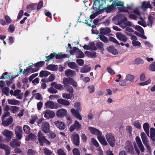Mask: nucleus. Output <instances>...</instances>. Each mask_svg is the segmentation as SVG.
I'll return each mask as SVG.
<instances>
[{"mask_svg":"<svg viewBox=\"0 0 155 155\" xmlns=\"http://www.w3.org/2000/svg\"><path fill=\"white\" fill-rule=\"evenodd\" d=\"M117 6L119 10L124 12H127V10L125 9L124 6V3L123 2L118 1L117 0H115L113 1L112 4L108 5L107 7L109 9H112L115 7Z\"/></svg>","mask_w":155,"mask_h":155,"instance_id":"1","label":"nucleus"},{"mask_svg":"<svg viewBox=\"0 0 155 155\" xmlns=\"http://www.w3.org/2000/svg\"><path fill=\"white\" fill-rule=\"evenodd\" d=\"M126 20L127 18L121 14H118L114 17L112 18L113 22L117 25H119L124 21Z\"/></svg>","mask_w":155,"mask_h":155,"instance_id":"2","label":"nucleus"},{"mask_svg":"<svg viewBox=\"0 0 155 155\" xmlns=\"http://www.w3.org/2000/svg\"><path fill=\"white\" fill-rule=\"evenodd\" d=\"M105 137L109 145L111 147H114L115 144L116 140L113 134L111 133H107L105 135Z\"/></svg>","mask_w":155,"mask_h":155,"instance_id":"3","label":"nucleus"},{"mask_svg":"<svg viewBox=\"0 0 155 155\" xmlns=\"http://www.w3.org/2000/svg\"><path fill=\"white\" fill-rule=\"evenodd\" d=\"M140 136L143 142L147 148L148 152L150 153V147L149 144V141L146 134L144 132H142L140 134Z\"/></svg>","mask_w":155,"mask_h":155,"instance_id":"4","label":"nucleus"},{"mask_svg":"<svg viewBox=\"0 0 155 155\" xmlns=\"http://www.w3.org/2000/svg\"><path fill=\"white\" fill-rule=\"evenodd\" d=\"M71 138L73 143L76 146H79L80 145V137L79 135L75 133L71 134Z\"/></svg>","mask_w":155,"mask_h":155,"instance_id":"5","label":"nucleus"},{"mask_svg":"<svg viewBox=\"0 0 155 155\" xmlns=\"http://www.w3.org/2000/svg\"><path fill=\"white\" fill-rule=\"evenodd\" d=\"M56 56V58L58 59H61L67 57L66 54L57 55L55 53H51L48 56H46V61H48L49 60L53 59Z\"/></svg>","mask_w":155,"mask_h":155,"instance_id":"6","label":"nucleus"},{"mask_svg":"<svg viewBox=\"0 0 155 155\" xmlns=\"http://www.w3.org/2000/svg\"><path fill=\"white\" fill-rule=\"evenodd\" d=\"M41 128L42 130L45 133H48L50 131V124L47 122H44L42 123Z\"/></svg>","mask_w":155,"mask_h":155,"instance_id":"7","label":"nucleus"},{"mask_svg":"<svg viewBox=\"0 0 155 155\" xmlns=\"http://www.w3.org/2000/svg\"><path fill=\"white\" fill-rule=\"evenodd\" d=\"M81 127V124L78 121L75 120L74 124L70 126L69 130L70 132H72L75 129L77 131L79 130Z\"/></svg>","mask_w":155,"mask_h":155,"instance_id":"8","label":"nucleus"},{"mask_svg":"<svg viewBox=\"0 0 155 155\" xmlns=\"http://www.w3.org/2000/svg\"><path fill=\"white\" fill-rule=\"evenodd\" d=\"M15 130L17 139L18 140H20L21 139L22 136L21 127L20 126H17Z\"/></svg>","mask_w":155,"mask_h":155,"instance_id":"9","label":"nucleus"},{"mask_svg":"<svg viewBox=\"0 0 155 155\" xmlns=\"http://www.w3.org/2000/svg\"><path fill=\"white\" fill-rule=\"evenodd\" d=\"M44 114V117L45 118L48 119L50 117L53 118L55 115L54 112L52 110H47L43 112Z\"/></svg>","mask_w":155,"mask_h":155,"instance_id":"10","label":"nucleus"},{"mask_svg":"<svg viewBox=\"0 0 155 155\" xmlns=\"http://www.w3.org/2000/svg\"><path fill=\"white\" fill-rule=\"evenodd\" d=\"M38 140L41 146H43L44 143L45 142L46 139L45 136L43 135L42 133L40 131L38 133Z\"/></svg>","mask_w":155,"mask_h":155,"instance_id":"11","label":"nucleus"},{"mask_svg":"<svg viewBox=\"0 0 155 155\" xmlns=\"http://www.w3.org/2000/svg\"><path fill=\"white\" fill-rule=\"evenodd\" d=\"M45 105L47 108L51 109H57L58 108L57 106L55 104L53 101H51L46 102L45 104Z\"/></svg>","mask_w":155,"mask_h":155,"instance_id":"12","label":"nucleus"},{"mask_svg":"<svg viewBox=\"0 0 155 155\" xmlns=\"http://www.w3.org/2000/svg\"><path fill=\"white\" fill-rule=\"evenodd\" d=\"M79 111L77 110H76L74 108H72L71 110V112L72 115L76 118L81 120L82 119V118L79 113Z\"/></svg>","mask_w":155,"mask_h":155,"instance_id":"13","label":"nucleus"},{"mask_svg":"<svg viewBox=\"0 0 155 155\" xmlns=\"http://www.w3.org/2000/svg\"><path fill=\"white\" fill-rule=\"evenodd\" d=\"M83 48L85 49L89 50H95L97 49L94 43L92 42L89 43L88 45H85Z\"/></svg>","mask_w":155,"mask_h":155,"instance_id":"14","label":"nucleus"},{"mask_svg":"<svg viewBox=\"0 0 155 155\" xmlns=\"http://www.w3.org/2000/svg\"><path fill=\"white\" fill-rule=\"evenodd\" d=\"M135 140L140 151L141 152H144L145 150L144 147L139 137L138 136L136 137L135 138Z\"/></svg>","mask_w":155,"mask_h":155,"instance_id":"15","label":"nucleus"},{"mask_svg":"<svg viewBox=\"0 0 155 155\" xmlns=\"http://www.w3.org/2000/svg\"><path fill=\"white\" fill-rule=\"evenodd\" d=\"M90 132L93 134L97 135V137L102 134V133L100 130L94 127H89L88 128Z\"/></svg>","mask_w":155,"mask_h":155,"instance_id":"16","label":"nucleus"},{"mask_svg":"<svg viewBox=\"0 0 155 155\" xmlns=\"http://www.w3.org/2000/svg\"><path fill=\"white\" fill-rule=\"evenodd\" d=\"M55 125L60 130H63L65 129V126L64 123L61 121H55L54 122Z\"/></svg>","mask_w":155,"mask_h":155,"instance_id":"17","label":"nucleus"},{"mask_svg":"<svg viewBox=\"0 0 155 155\" xmlns=\"http://www.w3.org/2000/svg\"><path fill=\"white\" fill-rule=\"evenodd\" d=\"M13 122V118L11 116L10 117L6 120H4L3 118L2 120V125L4 126H7L11 124Z\"/></svg>","mask_w":155,"mask_h":155,"instance_id":"18","label":"nucleus"},{"mask_svg":"<svg viewBox=\"0 0 155 155\" xmlns=\"http://www.w3.org/2000/svg\"><path fill=\"white\" fill-rule=\"evenodd\" d=\"M67 113L66 110L64 108L58 110L56 115L59 117H61L65 116Z\"/></svg>","mask_w":155,"mask_h":155,"instance_id":"19","label":"nucleus"},{"mask_svg":"<svg viewBox=\"0 0 155 155\" xmlns=\"http://www.w3.org/2000/svg\"><path fill=\"white\" fill-rule=\"evenodd\" d=\"M116 36L118 39L124 42H126L127 40V37L121 33L118 32L116 33Z\"/></svg>","mask_w":155,"mask_h":155,"instance_id":"20","label":"nucleus"},{"mask_svg":"<svg viewBox=\"0 0 155 155\" xmlns=\"http://www.w3.org/2000/svg\"><path fill=\"white\" fill-rule=\"evenodd\" d=\"M152 8L149 1H144L142 3L141 8L143 9L146 10L148 8L151 9Z\"/></svg>","mask_w":155,"mask_h":155,"instance_id":"21","label":"nucleus"},{"mask_svg":"<svg viewBox=\"0 0 155 155\" xmlns=\"http://www.w3.org/2000/svg\"><path fill=\"white\" fill-rule=\"evenodd\" d=\"M7 101L8 104L10 105L18 106L20 104L19 101L15 99H8Z\"/></svg>","mask_w":155,"mask_h":155,"instance_id":"22","label":"nucleus"},{"mask_svg":"<svg viewBox=\"0 0 155 155\" xmlns=\"http://www.w3.org/2000/svg\"><path fill=\"white\" fill-rule=\"evenodd\" d=\"M21 92V90L19 89H16L14 91V96L16 97L17 98L19 99H21L23 98V93H20Z\"/></svg>","mask_w":155,"mask_h":155,"instance_id":"23","label":"nucleus"},{"mask_svg":"<svg viewBox=\"0 0 155 155\" xmlns=\"http://www.w3.org/2000/svg\"><path fill=\"white\" fill-rule=\"evenodd\" d=\"M2 133L3 135H5L7 138L9 139L8 140H11L12 136L13 135L11 131L7 129H5Z\"/></svg>","mask_w":155,"mask_h":155,"instance_id":"24","label":"nucleus"},{"mask_svg":"<svg viewBox=\"0 0 155 155\" xmlns=\"http://www.w3.org/2000/svg\"><path fill=\"white\" fill-rule=\"evenodd\" d=\"M91 69L90 67H89L87 65H85L81 68L80 72L81 73H87L90 71Z\"/></svg>","mask_w":155,"mask_h":155,"instance_id":"25","label":"nucleus"},{"mask_svg":"<svg viewBox=\"0 0 155 155\" xmlns=\"http://www.w3.org/2000/svg\"><path fill=\"white\" fill-rule=\"evenodd\" d=\"M57 102L59 104L64 106H68L70 104V102L62 98L58 99Z\"/></svg>","mask_w":155,"mask_h":155,"instance_id":"26","label":"nucleus"},{"mask_svg":"<svg viewBox=\"0 0 155 155\" xmlns=\"http://www.w3.org/2000/svg\"><path fill=\"white\" fill-rule=\"evenodd\" d=\"M51 87L59 90H61L63 89V86L60 84H57L56 82H53L51 84Z\"/></svg>","mask_w":155,"mask_h":155,"instance_id":"27","label":"nucleus"},{"mask_svg":"<svg viewBox=\"0 0 155 155\" xmlns=\"http://www.w3.org/2000/svg\"><path fill=\"white\" fill-rule=\"evenodd\" d=\"M97 138L100 142V143L106 146L107 145L108 143L107 141L105 139L104 136L102 135V134L101 135L98 136L97 137Z\"/></svg>","mask_w":155,"mask_h":155,"instance_id":"28","label":"nucleus"},{"mask_svg":"<svg viewBox=\"0 0 155 155\" xmlns=\"http://www.w3.org/2000/svg\"><path fill=\"white\" fill-rule=\"evenodd\" d=\"M65 75L67 77H73L75 75V72L70 69L67 70L65 72Z\"/></svg>","mask_w":155,"mask_h":155,"instance_id":"29","label":"nucleus"},{"mask_svg":"<svg viewBox=\"0 0 155 155\" xmlns=\"http://www.w3.org/2000/svg\"><path fill=\"white\" fill-rule=\"evenodd\" d=\"M100 34L106 35L111 32L110 29L109 28H101L100 29Z\"/></svg>","mask_w":155,"mask_h":155,"instance_id":"30","label":"nucleus"},{"mask_svg":"<svg viewBox=\"0 0 155 155\" xmlns=\"http://www.w3.org/2000/svg\"><path fill=\"white\" fill-rule=\"evenodd\" d=\"M135 78L134 76L132 74H127L126 75L125 78L129 83L132 82Z\"/></svg>","mask_w":155,"mask_h":155,"instance_id":"31","label":"nucleus"},{"mask_svg":"<svg viewBox=\"0 0 155 155\" xmlns=\"http://www.w3.org/2000/svg\"><path fill=\"white\" fill-rule=\"evenodd\" d=\"M99 4V9L104 8H106V0H97Z\"/></svg>","mask_w":155,"mask_h":155,"instance_id":"32","label":"nucleus"},{"mask_svg":"<svg viewBox=\"0 0 155 155\" xmlns=\"http://www.w3.org/2000/svg\"><path fill=\"white\" fill-rule=\"evenodd\" d=\"M62 97L65 99L73 100L74 98L73 94L69 93H64L62 94Z\"/></svg>","mask_w":155,"mask_h":155,"instance_id":"33","label":"nucleus"},{"mask_svg":"<svg viewBox=\"0 0 155 155\" xmlns=\"http://www.w3.org/2000/svg\"><path fill=\"white\" fill-rule=\"evenodd\" d=\"M143 128L147 135L149 136L150 126L148 123L147 122L144 123L143 125Z\"/></svg>","mask_w":155,"mask_h":155,"instance_id":"34","label":"nucleus"},{"mask_svg":"<svg viewBox=\"0 0 155 155\" xmlns=\"http://www.w3.org/2000/svg\"><path fill=\"white\" fill-rule=\"evenodd\" d=\"M20 143L15 140H13L10 143V146L12 147H19L20 146Z\"/></svg>","mask_w":155,"mask_h":155,"instance_id":"35","label":"nucleus"},{"mask_svg":"<svg viewBox=\"0 0 155 155\" xmlns=\"http://www.w3.org/2000/svg\"><path fill=\"white\" fill-rule=\"evenodd\" d=\"M72 78H63V83L64 85V87L68 86L71 84V79Z\"/></svg>","mask_w":155,"mask_h":155,"instance_id":"36","label":"nucleus"},{"mask_svg":"<svg viewBox=\"0 0 155 155\" xmlns=\"http://www.w3.org/2000/svg\"><path fill=\"white\" fill-rule=\"evenodd\" d=\"M150 138L153 141H155V129L151 127L150 129Z\"/></svg>","mask_w":155,"mask_h":155,"instance_id":"37","label":"nucleus"},{"mask_svg":"<svg viewBox=\"0 0 155 155\" xmlns=\"http://www.w3.org/2000/svg\"><path fill=\"white\" fill-rule=\"evenodd\" d=\"M125 148L130 153H132L134 149L132 145L130 143H126Z\"/></svg>","mask_w":155,"mask_h":155,"instance_id":"38","label":"nucleus"},{"mask_svg":"<svg viewBox=\"0 0 155 155\" xmlns=\"http://www.w3.org/2000/svg\"><path fill=\"white\" fill-rule=\"evenodd\" d=\"M50 73L47 71H42L39 73V76L41 77H46L50 74Z\"/></svg>","mask_w":155,"mask_h":155,"instance_id":"39","label":"nucleus"},{"mask_svg":"<svg viewBox=\"0 0 155 155\" xmlns=\"http://www.w3.org/2000/svg\"><path fill=\"white\" fill-rule=\"evenodd\" d=\"M107 50L110 53L113 54H116L118 53V51L117 49L113 46H110L107 48Z\"/></svg>","mask_w":155,"mask_h":155,"instance_id":"40","label":"nucleus"},{"mask_svg":"<svg viewBox=\"0 0 155 155\" xmlns=\"http://www.w3.org/2000/svg\"><path fill=\"white\" fill-rule=\"evenodd\" d=\"M46 69L51 71H56L57 70L58 67L55 65L50 64L46 67Z\"/></svg>","mask_w":155,"mask_h":155,"instance_id":"41","label":"nucleus"},{"mask_svg":"<svg viewBox=\"0 0 155 155\" xmlns=\"http://www.w3.org/2000/svg\"><path fill=\"white\" fill-rule=\"evenodd\" d=\"M85 54L89 58H94L95 57L96 53L94 52H91L89 51H86L85 52Z\"/></svg>","mask_w":155,"mask_h":155,"instance_id":"42","label":"nucleus"},{"mask_svg":"<svg viewBox=\"0 0 155 155\" xmlns=\"http://www.w3.org/2000/svg\"><path fill=\"white\" fill-rule=\"evenodd\" d=\"M19 109V107L17 106H11L10 111L14 114H15L18 112Z\"/></svg>","mask_w":155,"mask_h":155,"instance_id":"43","label":"nucleus"},{"mask_svg":"<svg viewBox=\"0 0 155 155\" xmlns=\"http://www.w3.org/2000/svg\"><path fill=\"white\" fill-rule=\"evenodd\" d=\"M68 66L72 69H75L77 67L76 63L74 62H70L68 63Z\"/></svg>","mask_w":155,"mask_h":155,"instance_id":"44","label":"nucleus"},{"mask_svg":"<svg viewBox=\"0 0 155 155\" xmlns=\"http://www.w3.org/2000/svg\"><path fill=\"white\" fill-rule=\"evenodd\" d=\"M153 18L151 15L149 16L148 17V21L147 22V25L151 27L152 26Z\"/></svg>","mask_w":155,"mask_h":155,"instance_id":"45","label":"nucleus"},{"mask_svg":"<svg viewBox=\"0 0 155 155\" xmlns=\"http://www.w3.org/2000/svg\"><path fill=\"white\" fill-rule=\"evenodd\" d=\"M144 63V61L140 58H136L134 61V63L135 64L139 65L143 64Z\"/></svg>","mask_w":155,"mask_h":155,"instance_id":"46","label":"nucleus"},{"mask_svg":"<svg viewBox=\"0 0 155 155\" xmlns=\"http://www.w3.org/2000/svg\"><path fill=\"white\" fill-rule=\"evenodd\" d=\"M119 85L125 87L127 86L128 84V82L125 78L120 81L119 83Z\"/></svg>","mask_w":155,"mask_h":155,"instance_id":"47","label":"nucleus"},{"mask_svg":"<svg viewBox=\"0 0 155 155\" xmlns=\"http://www.w3.org/2000/svg\"><path fill=\"white\" fill-rule=\"evenodd\" d=\"M98 37L97 38L98 39L99 38L103 41L106 43L108 41V39L106 37L103 35H98Z\"/></svg>","mask_w":155,"mask_h":155,"instance_id":"48","label":"nucleus"},{"mask_svg":"<svg viewBox=\"0 0 155 155\" xmlns=\"http://www.w3.org/2000/svg\"><path fill=\"white\" fill-rule=\"evenodd\" d=\"M83 52L78 49L76 54V57L78 58H83L84 57Z\"/></svg>","mask_w":155,"mask_h":155,"instance_id":"49","label":"nucleus"},{"mask_svg":"<svg viewBox=\"0 0 155 155\" xmlns=\"http://www.w3.org/2000/svg\"><path fill=\"white\" fill-rule=\"evenodd\" d=\"M78 48L75 47H74L71 48H70V52L71 54L73 55L75 53H77V52L78 50Z\"/></svg>","mask_w":155,"mask_h":155,"instance_id":"50","label":"nucleus"},{"mask_svg":"<svg viewBox=\"0 0 155 155\" xmlns=\"http://www.w3.org/2000/svg\"><path fill=\"white\" fill-rule=\"evenodd\" d=\"M133 124L135 127L137 129H140L141 128V125L140 123L137 121H135L134 123Z\"/></svg>","mask_w":155,"mask_h":155,"instance_id":"51","label":"nucleus"},{"mask_svg":"<svg viewBox=\"0 0 155 155\" xmlns=\"http://www.w3.org/2000/svg\"><path fill=\"white\" fill-rule=\"evenodd\" d=\"M30 68H27L26 69H25L23 71L22 73L26 75H28L29 74L31 73V71H30Z\"/></svg>","mask_w":155,"mask_h":155,"instance_id":"52","label":"nucleus"},{"mask_svg":"<svg viewBox=\"0 0 155 155\" xmlns=\"http://www.w3.org/2000/svg\"><path fill=\"white\" fill-rule=\"evenodd\" d=\"M30 128L28 125H25L23 127V130L26 134H29L30 132Z\"/></svg>","mask_w":155,"mask_h":155,"instance_id":"53","label":"nucleus"},{"mask_svg":"<svg viewBox=\"0 0 155 155\" xmlns=\"http://www.w3.org/2000/svg\"><path fill=\"white\" fill-rule=\"evenodd\" d=\"M97 47L99 49L103 51L104 50L103 45L101 42H99L96 44Z\"/></svg>","mask_w":155,"mask_h":155,"instance_id":"54","label":"nucleus"},{"mask_svg":"<svg viewBox=\"0 0 155 155\" xmlns=\"http://www.w3.org/2000/svg\"><path fill=\"white\" fill-rule=\"evenodd\" d=\"M88 89V91L89 93H94L95 91L94 87V86L93 85H91L87 87Z\"/></svg>","mask_w":155,"mask_h":155,"instance_id":"55","label":"nucleus"},{"mask_svg":"<svg viewBox=\"0 0 155 155\" xmlns=\"http://www.w3.org/2000/svg\"><path fill=\"white\" fill-rule=\"evenodd\" d=\"M67 91L70 93H72L74 92L73 87L70 85L64 87Z\"/></svg>","mask_w":155,"mask_h":155,"instance_id":"56","label":"nucleus"},{"mask_svg":"<svg viewBox=\"0 0 155 155\" xmlns=\"http://www.w3.org/2000/svg\"><path fill=\"white\" fill-rule=\"evenodd\" d=\"M44 64L45 62L44 61H41L36 63H35L34 65L35 67L38 68L42 67Z\"/></svg>","mask_w":155,"mask_h":155,"instance_id":"57","label":"nucleus"},{"mask_svg":"<svg viewBox=\"0 0 155 155\" xmlns=\"http://www.w3.org/2000/svg\"><path fill=\"white\" fill-rule=\"evenodd\" d=\"M135 29L139 31L142 34H144V31L143 28L139 25H137L135 27Z\"/></svg>","mask_w":155,"mask_h":155,"instance_id":"58","label":"nucleus"},{"mask_svg":"<svg viewBox=\"0 0 155 155\" xmlns=\"http://www.w3.org/2000/svg\"><path fill=\"white\" fill-rule=\"evenodd\" d=\"M72 152L74 155H81L80 151L77 148H74L72 150Z\"/></svg>","mask_w":155,"mask_h":155,"instance_id":"59","label":"nucleus"},{"mask_svg":"<svg viewBox=\"0 0 155 155\" xmlns=\"http://www.w3.org/2000/svg\"><path fill=\"white\" fill-rule=\"evenodd\" d=\"M150 82L151 80L150 79H149L146 81L139 83V84L140 86H144L149 84L150 83Z\"/></svg>","mask_w":155,"mask_h":155,"instance_id":"60","label":"nucleus"},{"mask_svg":"<svg viewBox=\"0 0 155 155\" xmlns=\"http://www.w3.org/2000/svg\"><path fill=\"white\" fill-rule=\"evenodd\" d=\"M48 91L50 93L52 94L56 93L58 92V91L57 90H55L54 88V87H51V86L48 89Z\"/></svg>","mask_w":155,"mask_h":155,"instance_id":"61","label":"nucleus"},{"mask_svg":"<svg viewBox=\"0 0 155 155\" xmlns=\"http://www.w3.org/2000/svg\"><path fill=\"white\" fill-rule=\"evenodd\" d=\"M125 32L127 35H130V33L128 32H134V30L130 28L127 27L125 30Z\"/></svg>","mask_w":155,"mask_h":155,"instance_id":"62","label":"nucleus"},{"mask_svg":"<svg viewBox=\"0 0 155 155\" xmlns=\"http://www.w3.org/2000/svg\"><path fill=\"white\" fill-rule=\"evenodd\" d=\"M149 69L151 71L155 72V65L154 64H150L149 67Z\"/></svg>","mask_w":155,"mask_h":155,"instance_id":"63","label":"nucleus"},{"mask_svg":"<svg viewBox=\"0 0 155 155\" xmlns=\"http://www.w3.org/2000/svg\"><path fill=\"white\" fill-rule=\"evenodd\" d=\"M57 153L58 155H66V154L64 150L61 149L58 150Z\"/></svg>","mask_w":155,"mask_h":155,"instance_id":"64","label":"nucleus"}]
</instances>
